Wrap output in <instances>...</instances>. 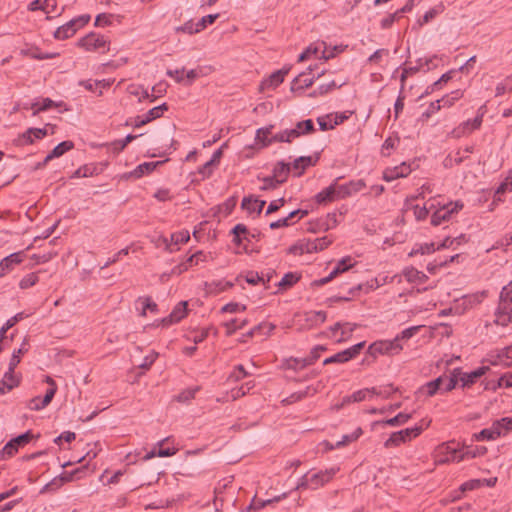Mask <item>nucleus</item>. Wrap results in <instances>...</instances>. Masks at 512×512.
I'll return each mask as SVG.
<instances>
[{
    "label": "nucleus",
    "mask_w": 512,
    "mask_h": 512,
    "mask_svg": "<svg viewBox=\"0 0 512 512\" xmlns=\"http://www.w3.org/2000/svg\"><path fill=\"white\" fill-rule=\"evenodd\" d=\"M436 464H445L449 462H460L465 459V454L459 448V444L454 441L440 444L434 452Z\"/></svg>",
    "instance_id": "nucleus-1"
},
{
    "label": "nucleus",
    "mask_w": 512,
    "mask_h": 512,
    "mask_svg": "<svg viewBox=\"0 0 512 512\" xmlns=\"http://www.w3.org/2000/svg\"><path fill=\"white\" fill-rule=\"evenodd\" d=\"M436 208H434V212L431 216V224L433 226H438L441 223L448 221L451 216L455 213H458L463 208V203L461 201L449 202L441 204L439 201L435 199Z\"/></svg>",
    "instance_id": "nucleus-2"
},
{
    "label": "nucleus",
    "mask_w": 512,
    "mask_h": 512,
    "mask_svg": "<svg viewBox=\"0 0 512 512\" xmlns=\"http://www.w3.org/2000/svg\"><path fill=\"white\" fill-rule=\"evenodd\" d=\"M338 468H329L324 471H319L317 473L308 476L304 475L300 482L297 485V489L310 487L312 489H317L326 483H328L338 471Z\"/></svg>",
    "instance_id": "nucleus-3"
},
{
    "label": "nucleus",
    "mask_w": 512,
    "mask_h": 512,
    "mask_svg": "<svg viewBox=\"0 0 512 512\" xmlns=\"http://www.w3.org/2000/svg\"><path fill=\"white\" fill-rule=\"evenodd\" d=\"M423 431L422 426H415L411 428H406L397 432H394L390 435V437L385 441L384 446L386 448L399 446L402 443L412 440L421 434Z\"/></svg>",
    "instance_id": "nucleus-4"
},
{
    "label": "nucleus",
    "mask_w": 512,
    "mask_h": 512,
    "mask_svg": "<svg viewBox=\"0 0 512 512\" xmlns=\"http://www.w3.org/2000/svg\"><path fill=\"white\" fill-rule=\"evenodd\" d=\"M402 349V345L394 338L393 340H380L372 343L368 348V353L373 357L378 354L396 355L399 354Z\"/></svg>",
    "instance_id": "nucleus-5"
},
{
    "label": "nucleus",
    "mask_w": 512,
    "mask_h": 512,
    "mask_svg": "<svg viewBox=\"0 0 512 512\" xmlns=\"http://www.w3.org/2000/svg\"><path fill=\"white\" fill-rule=\"evenodd\" d=\"M34 435L31 431H27L10 441H8L3 449L0 451V459H5V457H12L17 451L19 447H23L28 444Z\"/></svg>",
    "instance_id": "nucleus-6"
},
{
    "label": "nucleus",
    "mask_w": 512,
    "mask_h": 512,
    "mask_svg": "<svg viewBox=\"0 0 512 512\" xmlns=\"http://www.w3.org/2000/svg\"><path fill=\"white\" fill-rule=\"evenodd\" d=\"M365 346V342H359L353 346H351L350 348L348 349H345L341 352H338L336 354H334L333 356L329 357V358H326L324 361H323V364L324 365H328V364H332V363H346L348 362L349 360L355 358L356 356L359 355V353L361 352V350L364 348Z\"/></svg>",
    "instance_id": "nucleus-7"
},
{
    "label": "nucleus",
    "mask_w": 512,
    "mask_h": 512,
    "mask_svg": "<svg viewBox=\"0 0 512 512\" xmlns=\"http://www.w3.org/2000/svg\"><path fill=\"white\" fill-rule=\"evenodd\" d=\"M78 45L82 48H84L87 51H97L102 50V52H105L108 50L107 46V40L103 35L97 34V33H89L85 37H82Z\"/></svg>",
    "instance_id": "nucleus-8"
},
{
    "label": "nucleus",
    "mask_w": 512,
    "mask_h": 512,
    "mask_svg": "<svg viewBox=\"0 0 512 512\" xmlns=\"http://www.w3.org/2000/svg\"><path fill=\"white\" fill-rule=\"evenodd\" d=\"M365 186H366L365 182L361 179L355 180V181H350L345 184L337 183L338 197L340 199L349 197V196L361 191Z\"/></svg>",
    "instance_id": "nucleus-9"
},
{
    "label": "nucleus",
    "mask_w": 512,
    "mask_h": 512,
    "mask_svg": "<svg viewBox=\"0 0 512 512\" xmlns=\"http://www.w3.org/2000/svg\"><path fill=\"white\" fill-rule=\"evenodd\" d=\"M313 68L310 66L308 68V72H302L299 74L293 81L291 90H303L305 88L310 87L314 83L315 77H310L309 74L312 72ZM324 74V71H321L317 74L316 79L320 78Z\"/></svg>",
    "instance_id": "nucleus-10"
},
{
    "label": "nucleus",
    "mask_w": 512,
    "mask_h": 512,
    "mask_svg": "<svg viewBox=\"0 0 512 512\" xmlns=\"http://www.w3.org/2000/svg\"><path fill=\"white\" fill-rule=\"evenodd\" d=\"M411 173L410 166L405 162L393 168H387L383 172V179L387 182H391L398 178L407 177Z\"/></svg>",
    "instance_id": "nucleus-11"
},
{
    "label": "nucleus",
    "mask_w": 512,
    "mask_h": 512,
    "mask_svg": "<svg viewBox=\"0 0 512 512\" xmlns=\"http://www.w3.org/2000/svg\"><path fill=\"white\" fill-rule=\"evenodd\" d=\"M337 181L338 179H336L330 186L316 194L315 200L318 204L324 205L340 199L337 192Z\"/></svg>",
    "instance_id": "nucleus-12"
},
{
    "label": "nucleus",
    "mask_w": 512,
    "mask_h": 512,
    "mask_svg": "<svg viewBox=\"0 0 512 512\" xmlns=\"http://www.w3.org/2000/svg\"><path fill=\"white\" fill-rule=\"evenodd\" d=\"M23 261L22 253L15 252L0 261V277L7 275L14 267Z\"/></svg>",
    "instance_id": "nucleus-13"
},
{
    "label": "nucleus",
    "mask_w": 512,
    "mask_h": 512,
    "mask_svg": "<svg viewBox=\"0 0 512 512\" xmlns=\"http://www.w3.org/2000/svg\"><path fill=\"white\" fill-rule=\"evenodd\" d=\"M489 370L487 366H481L469 373H463L459 375L458 379L462 383V387H469L475 383V381L486 374Z\"/></svg>",
    "instance_id": "nucleus-14"
},
{
    "label": "nucleus",
    "mask_w": 512,
    "mask_h": 512,
    "mask_svg": "<svg viewBox=\"0 0 512 512\" xmlns=\"http://www.w3.org/2000/svg\"><path fill=\"white\" fill-rule=\"evenodd\" d=\"M186 313H187V302H185V301L179 302L174 307L172 312L162 320V323H163V325L167 326L172 323L179 322L186 316Z\"/></svg>",
    "instance_id": "nucleus-15"
},
{
    "label": "nucleus",
    "mask_w": 512,
    "mask_h": 512,
    "mask_svg": "<svg viewBox=\"0 0 512 512\" xmlns=\"http://www.w3.org/2000/svg\"><path fill=\"white\" fill-rule=\"evenodd\" d=\"M20 54L37 60L52 59L60 55L58 52L42 53L37 46H27L21 49Z\"/></svg>",
    "instance_id": "nucleus-16"
},
{
    "label": "nucleus",
    "mask_w": 512,
    "mask_h": 512,
    "mask_svg": "<svg viewBox=\"0 0 512 512\" xmlns=\"http://www.w3.org/2000/svg\"><path fill=\"white\" fill-rule=\"evenodd\" d=\"M78 30L76 21L70 20L64 25L58 27L54 32V37L58 40H64L72 37Z\"/></svg>",
    "instance_id": "nucleus-17"
},
{
    "label": "nucleus",
    "mask_w": 512,
    "mask_h": 512,
    "mask_svg": "<svg viewBox=\"0 0 512 512\" xmlns=\"http://www.w3.org/2000/svg\"><path fill=\"white\" fill-rule=\"evenodd\" d=\"M74 143L72 141H63L59 143L56 147L53 148V150L45 157L43 164L46 165L49 161H51L54 158H58L62 156L64 153L70 151L73 149Z\"/></svg>",
    "instance_id": "nucleus-18"
},
{
    "label": "nucleus",
    "mask_w": 512,
    "mask_h": 512,
    "mask_svg": "<svg viewBox=\"0 0 512 512\" xmlns=\"http://www.w3.org/2000/svg\"><path fill=\"white\" fill-rule=\"evenodd\" d=\"M287 73H288V70H285V69H281V70L273 72L269 76L268 79H266L262 82L261 89L276 88L284 81V77Z\"/></svg>",
    "instance_id": "nucleus-19"
},
{
    "label": "nucleus",
    "mask_w": 512,
    "mask_h": 512,
    "mask_svg": "<svg viewBox=\"0 0 512 512\" xmlns=\"http://www.w3.org/2000/svg\"><path fill=\"white\" fill-rule=\"evenodd\" d=\"M266 202L259 200L253 196L244 197L241 203V207L247 210L249 213L256 211L258 214L261 213Z\"/></svg>",
    "instance_id": "nucleus-20"
},
{
    "label": "nucleus",
    "mask_w": 512,
    "mask_h": 512,
    "mask_svg": "<svg viewBox=\"0 0 512 512\" xmlns=\"http://www.w3.org/2000/svg\"><path fill=\"white\" fill-rule=\"evenodd\" d=\"M190 239V235L188 231H180L173 233L171 235V242L168 241L167 238H163V243L165 244V248L169 252H173L172 244L178 245V244H184L188 242Z\"/></svg>",
    "instance_id": "nucleus-21"
},
{
    "label": "nucleus",
    "mask_w": 512,
    "mask_h": 512,
    "mask_svg": "<svg viewBox=\"0 0 512 512\" xmlns=\"http://www.w3.org/2000/svg\"><path fill=\"white\" fill-rule=\"evenodd\" d=\"M502 435V431H499L493 422L492 426L481 430L479 433L474 434L476 441L482 440H495Z\"/></svg>",
    "instance_id": "nucleus-22"
},
{
    "label": "nucleus",
    "mask_w": 512,
    "mask_h": 512,
    "mask_svg": "<svg viewBox=\"0 0 512 512\" xmlns=\"http://www.w3.org/2000/svg\"><path fill=\"white\" fill-rule=\"evenodd\" d=\"M297 138V131L296 130H284L281 131L271 138L267 140L266 143H264V146H268L272 144L273 142H288L290 143L293 139Z\"/></svg>",
    "instance_id": "nucleus-23"
},
{
    "label": "nucleus",
    "mask_w": 512,
    "mask_h": 512,
    "mask_svg": "<svg viewBox=\"0 0 512 512\" xmlns=\"http://www.w3.org/2000/svg\"><path fill=\"white\" fill-rule=\"evenodd\" d=\"M159 164H161V162H144L131 171L129 176L138 179L143 175L152 172Z\"/></svg>",
    "instance_id": "nucleus-24"
},
{
    "label": "nucleus",
    "mask_w": 512,
    "mask_h": 512,
    "mask_svg": "<svg viewBox=\"0 0 512 512\" xmlns=\"http://www.w3.org/2000/svg\"><path fill=\"white\" fill-rule=\"evenodd\" d=\"M290 251L294 254H304V253H314V252H318L317 250V246L315 245L314 243V240H306V241H303L301 243H299L298 245H294L290 248Z\"/></svg>",
    "instance_id": "nucleus-25"
},
{
    "label": "nucleus",
    "mask_w": 512,
    "mask_h": 512,
    "mask_svg": "<svg viewBox=\"0 0 512 512\" xmlns=\"http://www.w3.org/2000/svg\"><path fill=\"white\" fill-rule=\"evenodd\" d=\"M207 256L202 251H197L196 253L192 254L186 262L180 264L178 266L179 272H184L189 269L192 265H198L200 262L206 261Z\"/></svg>",
    "instance_id": "nucleus-26"
},
{
    "label": "nucleus",
    "mask_w": 512,
    "mask_h": 512,
    "mask_svg": "<svg viewBox=\"0 0 512 512\" xmlns=\"http://www.w3.org/2000/svg\"><path fill=\"white\" fill-rule=\"evenodd\" d=\"M442 384H443V378L438 377L435 380L430 381V382L426 383L425 385H423L419 389V392L431 397V396L435 395L438 390H441Z\"/></svg>",
    "instance_id": "nucleus-27"
},
{
    "label": "nucleus",
    "mask_w": 512,
    "mask_h": 512,
    "mask_svg": "<svg viewBox=\"0 0 512 512\" xmlns=\"http://www.w3.org/2000/svg\"><path fill=\"white\" fill-rule=\"evenodd\" d=\"M320 45L323 47L320 58L325 60L334 58L337 54L342 53L347 48V45H335L333 47H328L325 42H321Z\"/></svg>",
    "instance_id": "nucleus-28"
},
{
    "label": "nucleus",
    "mask_w": 512,
    "mask_h": 512,
    "mask_svg": "<svg viewBox=\"0 0 512 512\" xmlns=\"http://www.w3.org/2000/svg\"><path fill=\"white\" fill-rule=\"evenodd\" d=\"M290 172V164L283 161L278 162L273 169V176L277 178L281 184L287 180Z\"/></svg>",
    "instance_id": "nucleus-29"
},
{
    "label": "nucleus",
    "mask_w": 512,
    "mask_h": 512,
    "mask_svg": "<svg viewBox=\"0 0 512 512\" xmlns=\"http://www.w3.org/2000/svg\"><path fill=\"white\" fill-rule=\"evenodd\" d=\"M434 208H436L435 198L430 199L423 207L415 206L414 214L418 220H424Z\"/></svg>",
    "instance_id": "nucleus-30"
},
{
    "label": "nucleus",
    "mask_w": 512,
    "mask_h": 512,
    "mask_svg": "<svg viewBox=\"0 0 512 512\" xmlns=\"http://www.w3.org/2000/svg\"><path fill=\"white\" fill-rule=\"evenodd\" d=\"M316 393V389L312 388V387H307L305 390L303 391H298V392H295L293 394H291L290 396H288L287 398H285L283 400V402L285 404H292V403H295L297 401H300L302 399H304L305 397H307L308 395H313Z\"/></svg>",
    "instance_id": "nucleus-31"
},
{
    "label": "nucleus",
    "mask_w": 512,
    "mask_h": 512,
    "mask_svg": "<svg viewBox=\"0 0 512 512\" xmlns=\"http://www.w3.org/2000/svg\"><path fill=\"white\" fill-rule=\"evenodd\" d=\"M460 374H461L460 369H458V368L454 369L449 378H447L445 380L443 379V384H442L441 389L445 392H449V391L453 390L459 381L458 377Z\"/></svg>",
    "instance_id": "nucleus-32"
},
{
    "label": "nucleus",
    "mask_w": 512,
    "mask_h": 512,
    "mask_svg": "<svg viewBox=\"0 0 512 512\" xmlns=\"http://www.w3.org/2000/svg\"><path fill=\"white\" fill-rule=\"evenodd\" d=\"M299 279L300 276L297 273L289 272L282 277V279L278 283V286L282 289H288L295 285L299 281Z\"/></svg>",
    "instance_id": "nucleus-33"
},
{
    "label": "nucleus",
    "mask_w": 512,
    "mask_h": 512,
    "mask_svg": "<svg viewBox=\"0 0 512 512\" xmlns=\"http://www.w3.org/2000/svg\"><path fill=\"white\" fill-rule=\"evenodd\" d=\"M437 250V247H435V244L433 242L431 243H423L417 245L415 248L411 250L409 253V256H414L417 254L425 255V254H431Z\"/></svg>",
    "instance_id": "nucleus-34"
},
{
    "label": "nucleus",
    "mask_w": 512,
    "mask_h": 512,
    "mask_svg": "<svg viewBox=\"0 0 512 512\" xmlns=\"http://www.w3.org/2000/svg\"><path fill=\"white\" fill-rule=\"evenodd\" d=\"M509 287H503L500 293V306L499 310L502 314L507 313V306L512 303V292L508 290Z\"/></svg>",
    "instance_id": "nucleus-35"
},
{
    "label": "nucleus",
    "mask_w": 512,
    "mask_h": 512,
    "mask_svg": "<svg viewBox=\"0 0 512 512\" xmlns=\"http://www.w3.org/2000/svg\"><path fill=\"white\" fill-rule=\"evenodd\" d=\"M292 130L297 131V137L300 135L309 134L314 131V124L311 119L300 121L296 124V127Z\"/></svg>",
    "instance_id": "nucleus-36"
},
{
    "label": "nucleus",
    "mask_w": 512,
    "mask_h": 512,
    "mask_svg": "<svg viewBox=\"0 0 512 512\" xmlns=\"http://www.w3.org/2000/svg\"><path fill=\"white\" fill-rule=\"evenodd\" d=\"M24 318V313L20 312L11 317L6 321L3 327L0 329V342L4 339L6 332L12 328L16 323Z\"/></svg>",
    "instance_id": "nucleus-37"
},
{
    "label": "nucleus",
    "mask_w": 512,
    "mask_h": 512,
    "mask_svg": "<svg viewBox=\"0 0 512 512\" xmlns=\"http://www.w3.org/2000/svg\"><path fill=\"white\" fill-rule=\"evenodd\" d=\"M127 92L132 96L139 97V102L149 97L148 91L137 84L128 85Z\"/></svg>",
    "instance_id": "nucleus-38"
},
{
    "label": "nucleus",
    "mask_w": 512,
    "mask_h": 512,
    "mask_svg": "<svg viewBox=\"0 0 512 512\" xmlns=\"http://www.w3.org/2000/svg\"><path fill=\"white\" fill-rule=\"evenodd\" d=\"M45 382L49 384L50 387L47 389L45 396L43 397V403L49 405L57 391V385L50 376L45 378Z\"/></svg>",
    "instance_id": "nucleus-39"
},
{
    "label": "nucleus",
    "mask_w": 512,
    "mask_h": 512,
    "mask_svg": "<svg viewBox=\"0 0 512 512\" xmlns=\"http://www.w3.org/2000/svg\"><path fill=\"white\" fill-rule=\"evenodd\" d=\"M404 276L409 282H422L426 279V275L423 272L418 271L415 268H407L404 270Z\"/></svg>",
    "instance_id": "nucleus-40"
},
{
    "label": "nucleus",
    "mask_w": 512,
    "mask_h": 512,
    "mask_svg": "<svg viewBox=\"0 0 512 512\" xmlns=\"http://www.w3.org/2000/svg\"><path fill=\"white\" fill-rule=\"evenodd\" d=\"M397 390L398 388H395L392 384H388L380 388L372 387L371 394L381 396L383 398H389L391 394H393Z\"/></svg>",
    "instance_id": "nucleus-41"
},
{
    "label": "nucleus",
    "mask_w": 512,
    "mask_h": 512,
    "mask_svg": "<svg viewBox=\"0 0 512 512\" xmlns=\"http://www.w3.org/2000/svg\"><path fill=\"white\" fill-rule=\"evenodd\" d=\"M311 165H314V162L312 161V158L310 156L299 157L293 162L294 169H301V171L297 173V176H300L302 172L305 170V168Z\"/></svg>",
    "instance_id": "nucleus-42"
},
{
    "label": "nucleus",
    "mask_w": 512,
    "mask_h": 512,
    "mask_svg": "<svg viewBox=\"0 0 512 512\" xmlns=\"http://www.w3.org/2000/svg\"><path fill=\"white\" fill-rule=\"evenodd\" d=\"M168 109V106L166 103H163L162 105L156 106L152 109H150L144 116L146 117L148 122H151L152 120H155L162 116L163 112Z\"/></svg>",
    "instance_id": "nucleus-43"
},
{
    "label": "nucleus",
    "mask_w": 512,
    "mask_h": 512,
    "mask_svg": "<svg viewBox=\"0 0 512 512\" xmlns=\"http://www.w3.org/2000/svg\"><path fill=\"white\" fill-rule=\"evenodd\" d=\"M14 143L16 146L23 147L25 145H30L34 143V138L32 133L30 132V128L27 129L24 133L19 135L15 140Z\"/></svg>",
    "instance_id": "nucleus-44"
},
{
    "label": "nucleus",
    "mask_w": 512,
    "mask_h": 512,
    "mask_svg": "<svg viewBox=\"0 0 512 512\" xmlns=\"http://www.w3.org/2000/svg\"><path fill=\"white\" fill-rule=\"evenodd\" d=\"M1 380L5 381L13 388L17 387L20 384V377L15 374V369H11V367L9 366L8 370L5 372Z\"/></svg>",
    "instance_id": "nucleus-45"
},
{
    "label": "nucleus",
    "mask_w": 512,
    "mask_h": 512,
    "mask_svg": "<svg viewBox=\"0 0 512 512\" xmlns=\"http://www.w3.org/2000/svg\"><path fill=\"white\" fill-rule=\"evenodd\" d=\"M25 346L26 343L24 342L18 350H14L9 362V367H11V369H15L17 367L21 361V356L27 352V348Z\"/></svg>",
    "instance_id": "nucleus-46"
},
{
    "label": "nucleus",
    "mask_w": 512,
    "mask_h": 512,
    "mask_svg": "<svg viewBox=\"0 0 512 512\" xmlns=\"http://www.w3.org/2000/svg\"><path fill=\"white\" fill-rule=\"evenodd\" d=\"M410 418V414L399 413L395 417L387 419L384 423L388 426H399L405 424Z\"/></svg>",
    "instance_id": "nucleus-47"
},
{
    "label": "nucleus",
    "mask_w": 512,
    "mask_h": 512,
    "mask_svg": "<svg viewBox=\"0 0 512 512\" xmlns=\"http://www.w3.org/2000/svg\"><path fill=\"white\" fill-rule=\"evenodd\" d=\"M219 17V14H209L204 17H202L197 23H195L196 30L202 31L204 30L207 25L213 24L216 19Z\"/></svg>",
    "instance_id": "nucleus-48"
},
{
    "label": "nucleus",
    "mask_w": 512,
    "mask_h": 512,
    "mask_svg": "<svg viewBox=\"0 0 512 512\" xmlns=\"http://www.w3.org/2000/svg\"><path fill=\"white\" fill-rule=\"evenodd\" d=\"M317 122L319 124L320 130H322V131L331 130L336 125L339 124L337 119L332 122L329 115L323 116V117H318Z\"/></svg>",
    "instance_id": "nucleus-49"
},
{
    "label": "nucleus",
    "mask_w": 512,
    "mask_h": 512,
    "mask_svg": "<svg viewBox=\"0 0 512 512\" xmlns=\"http://www.w3.org/2000/svg\"><path fill=\"white\" fill-rule=\"evenodd\" d=\"M138 301H141L143 304V309L140 313L141 316H146V310H150L151 312L158 311L157 304L153 302L150 297H140Z\"/></svg>",
    "instance_id": "nucleus-50"
},
{
    "label": "nucleus",
    "mask_w": 512,
    "mask_h": 512,
    "mask_svg": "<svg viewBox=\"0 0 512 512\" xmlns=\"http://www.w3.org/2000/svg\"><path fill=\"white\" fill-rule=\"evenodd\" d=\"M345 84V82H342L340 84H337L334 80H331L328 83H324L318 86V94L326 95L333 90L342 87Z\"/></svg>",
    "instance_id": "nucleus-51"
},
{
    "label": "nucleus",
    "mask_w": 512,
    "mask_h": 512,
    "mask_svg": "<svg viewBox=\"0 0 512 512\" xmlns=\"http://www.w3.org/2000/svg\"><path fill=\"white\" fill-rule=\"evenodd\" d=\"M49 129L51 130V134H53L54 126L51 124H47L44 128H30V132L32 133L34 140L42 139L48 135Z\"/></svg>",
    "instance_id": "nucleus-52"
},
{
    "label": "nucleus",
    "mask_w": 512,
    "mask_h": 512,
    "mask_svg": "<svg viewBox=\"0 0 512 512\" xmlns=\"http://www.w3.org/2000/svg\"><path fill=\"white\" fill-rule=\"evenodd\" d=\"M247 324V320L238 321L237 319H232L225 323L227 328L226 334L232 335L236 330L242 329Z\"/></svg>",
    "instance_id": "nucleus-53"
},
{
    "label": "nucleus",
    "mask_w": 512,
    "mask_h": 512,
    "mask_svg": "<svg viewBox=\"0 0 512 512\" xmlns=\"http://www.w3.org/2000/svg\"><path fill=\"white\" fill-rule=\"evenodd\" d=\"M368 393H371V388L358 390V391L354 392L352 395L346 397L344 399V402H361V401L365 400L366 395Z\"/></svg>",
    "instance_id": "nucleus-54"
},
{
    "label": "nucleus",
    "mask_w": 512,
    "mask_h": 512,
    "mask_svg": "<svg viewBox=\"0 0 512 512\" xmlns=\"http://www.w3.org/2000/svg\"><path fill=\"white\" fill-rule=\"evenodd\" d=\"M499 431H502V435L509 431H512V418L504 417L494 422Z\"/></svg>",
    "instance_id": "nucleus-55"
},
{
    "label": "nucleus",
    "mask_w": 512,
    "mask_h": 512,
    "mask_svg": "<svg viewBox=\"0 0 512 512\" xmlns=\"http://www.w3.org/2000/svg\"><path fill=\"white\" fill-rule=\"evenodd\" d=\"M326 348L322 345H318L316 347H314L311 352H310V355L306 358H303V365H312L320 356L319 352L320 351H323L325 350Z\"/></svg>",
    "instance_id": "nucleus-56"
},
{
    "label": "nucleus",
    "mask_w": 512,
    "mask_h": 512,
    "mask_svg": "<svg viewBox=\"0 0 512 512\" xmlns=\"http://www.w3.org/2000/svg\"><path fill=\"white\" fill-rule=\"evenodd\" d=\"M38 282V276L36 273H30V274H27L26 276H24L20 283H19V286L21 289H27V288H30L32 286H34L36 283Z\"/></svg>",
    "instance_id": "nucleus-57"
},
{
    "label": "nucleus",
    "mask_w": 512,
    "mask_h": 512,
    "mask_svg": "<svg viewBox=\"0 0 512 512\" xmlns=\"http://www.w3.org/2000/svg\"><path fill=\"white\" fill-rule=\"evenodd\" d=\"M399 138L398 137H389L387 138L383 145H382V150H381V153L383 156H389L390 155V150L391 149H394L396 147V145L399 143Z\"/></svg>",
    "instance_id": "nucleus-58"
},
{
    "label": "nucleus",
    "mask_w": 512,
    "mask_h": 512,
    "mask_svg": "<svg viewBox=\"0 0 512 512\" xmlns=\"http://www.w3.org/2000/svg\"><path fill=\"white\" fill-rule=\"evenodd\" d=\"M420 329V326H412L407 329H404L400 334H398L395 337V340H397L398 343H400L401 340H408L411 337H413L418 330Z\"/></svg>",
    "instance_id": "nucleus-59"
},
{
    "label": "nucleus",
    "mask_w": 512,
    "mask_h": 512,
    "mask_svg": "<svg viewBox=\"0 0 512 512\" xmlns=\"http://www.w3.org/2000/svg\"><path fill=\"white\" fill-rule=\"evenodd\" d=\"M483 121V115L476 116L473 120L464 121L462 124L465 125V128L469 131V134L474 130L480 128Z\"/></svg>",
    "instance_id": "nucleus-60"
},
{
    "label": "nucleus",
    "mask_w": 512,
    "mask_h": 512,
    "mask_svg": "<svg viewBox=\"0 0 512 512\" xmlns=\"http://www.w3.org/2000/svg\"><path fill=\"white\" fill-rule=\"evenodd\" d=\"M280 184H281V182L272 175V176L263 178V185L260 187V189L261 190L276 189Z\"/></svg>",
    "instance_id": "nucleus-61"
},
{
    "label": "nucleus",
    "mask_w": 512,
    "mask_h": 512,
    "mask_svg": "<svg viewBox=\"0 0 512 512\" xmlns=\"http://www.w3.org/2000/svg\"><path fill=\"white\" fill-rule=\"evenodd\" d=\"M175 31L177 33H187L190 35L200 32L199 30H196V26L191 20L187 21L186 23H184L181 26L176 27Z\"/></svg>",
    "instance_id": "nucleus-62"
},
{
    "label": "nucleus",
    "mask_w": 512,
    "mask_h": 512,
    "mask_svg": "<svg viewBox=\"0 0 512 512\" xmlns=\"http://www.w3.org/2000/svg\"><path fill=\"white\" fill-rule=\"evenodd\" d=\"M512 80V76H508L501 83H498L496 86V96L503 95L507 90H512V84L510 85V81Z\"/></svg>",
    "instance_id": "nucleus-63"
},
{
    "label": "nucleus",
    "mask_w": 512,
    "mask_h": 512,
    "mask_svg": "<svg viewBox=\"0 0 512 512\" xmlns=\"http://www.w3.org/2000/svg\"><path fill=\"white\" fill-rule=\"evenodd\" d=\"M506 191H512V171H510V174L506 177L504 182L497 188L496 194H502Z\"/></svg>",
    "instance_id": "nucleus-64"
}]
</instances>
